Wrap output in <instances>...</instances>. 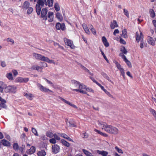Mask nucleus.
I'll list each match as a JSON object with an SVG mask.
<instances>
[{"label":"nucleus","instance_id":"obj_42","mask_svg":"<svg viewBox=\"0 0 156 156\" xmlns=\"http://www.w3.org/2000/svg\"><path fill=\"white\" fill-rule=\"evenodd\" d=\"M13 147L15 151L18 150L19 149V146L18 144L16 143L14 144L13 145Z\"/></svg>","mask_w":156,"mask_h":156},{"label":"nucleus","instance_id":"obj_39","mask_svg":"<svg viewBox=\"0 0 156 156\" xmlns=\"http://www.w3.org/2000/svg\"><path fill=\"white\" fill-rule=\"evenodd\" d=\"M6 85L3 82L0 81V88H8Z\"/></svg>","mask_w":156,"mask_h":156},{"label":"nucleus","instance_id":"obj_15","mask_svg":"<svg viewBox=\"0 0 156 156\" xmlns=\"http://www.w3.org/2000/svg\"><path fill=\"white\" fill-rule=\"evenodd\" d=\"M118 26L116 21L114 20L112 22L110 27L112 29H113L115 27H117Z\"/></svg>","mask_w":156,"mask_h":156},{"label":"nucleus","instance_id":"obj_35","mask_svg":"<svg viewBox=\"0 0 156 156\" xmlns=\"http://www.w3.org/2000/svg\"><path fill=\"white\" fill-rule=\"evenodd\" d=\"M58 134L61 137L64 138L68 140V136L65 133H58Z\"/></svg>","mask_w":156,"mask_h":156},{"label":"nucleus","instance_id":"obj_28","mask_svg":"<svg viewBox=\"0 0 156 156\" xmlns=\"http://www.w3.org/2000/svg\"><path fill=\"white\" fill-rule=\"evenodd\" d=\"M101 74L106 79L112 83V81L110 79L109 77L108 76L106 73L104 72H102L101 73Z\"/></svg>","mask_w":156,"mask_h":156},{"label":"nucleus","instance_id":"obj_22","mask_svg":"<svg viewBox=\"0 0 156 156\" xmlns=\"http://www.w3.org/2000/svg\"><path fill=\"white\" fill-rule=\"evenodd\" d=\"M69 47H70L72 49H75L76 47L74 45L73 42L69 39Z\"/></svg>","mask_w":156,"mask_h":156},{"label":"nucleus","instance_id":"obj_3","mask_svg":"<svg viewBox=\"0 0 156 156\" xmlns=\"http://www.w3.org/2000/svg\"><path fill=\"white\" fill-rule=\"evenodd\" d=\"M48 12V9L46 8H44L41 10L40 12L41 17L43 18V20H47V16L46 15Z\"/></svg>","mask_w":156,"mask_h":156},{"label":"nucleus","instance_id":"obj_32","mask_svg":"<svg viewBox=\"0 0 156 156\" xmlns=\"http://www.w3.org/2000/svg\"><path fill=\"white\" fill-rule=\"evenodd\" d=\"M33 55L37 59L40 60L41 55L34 53L33 54Z\"/></svg>","mask_w":156,"mask_h":156},{"label":"nucleus","instance_id":"obj_17","mask_svg":"<svg viewBox=\"0 0 156 156\" xmlns=\"http://www.w3.org/2000/svg\"><path fill=\"white\" fill-rule=\"evenodd\" d=\"M1 143L4 146L6 147H9L10 146V143L4 139L2 140Z\"/></svg>","mask_w":156,"mask_h":156},{"label":"nucleus","instance_id":"obj_50","mask_svg":"<svg viewBox=\"0 0 156 156\" xmlns=\"http://www.w3.org/2000/svg\"><path fill=\"white\" fill-rule=\"evenodd\" d=\"M32 133L36 136H38V134L37 133V130L34 128H32Z\"/></svg>","mask_w":156,"mask_h":156},{"label":"nucleus","instance_id":"obj_18","mask_svg":"<svg viewBox=\"0 0 156 156\" xmlns=\"http://www.w3.org/2000/svg\"><path fill=\"white\" fill-rule=\"evenodd\" d=\"M46 154V152L43 150L38 151L37 154L38 156H45Z\"/></svg>","mask_w":156,"mask_h":156},{"label":"nucleus","instance_id":"obj_63","mask_svg":"<svg viewBox=\"0 0 156 156\" xmlns=\"http://www.w3.org/2000/svg\"><path fill=\"white\" fill-rule=\"evenodd\" d=\"M64 41L66 45L68 46V40L66 38H64Z\"/></svg>","mask_w":156,"mask_h":156},{"label":"nucleus","instance_id":"obj_19","mask_svg":"<svg viewBox=\"0 0 156 156\" xmlns=\"http://www.w3.org/2000/svg\"><path fill=\"white\" fill-rule=\"evenodd\" d=\"M82 26L85 32L88 34H90V32L86 24L85 23H83L82 24Z\"/></svg>","mask_w":156,"mask_h":156},{"label":"nucleus","instance_id":"obj_2","mask_svg":"<svg viewBox=\"0 0 156 156\" xmlns=\"http://www.w3.org/2000/svg\"><path fill=\"white\" fill-rule=\"evenodd\" d=\"M37 4L36 5V11L38 15H39L40 14V12L41 11V7L44 6V4L47 5V3L46 2V0H44V1L42 0H38L37 2Z\"/></svg>","mask_w":156,"mask_h":156},{"label":"nucleus","instance_id":"obj_61","mask_svg":"<svg viewBox=\"0 0 156 156\" xmlns=\"http://www.w3.org/2000/svg\"><path fill=\"white\" fill-rule=\"evenodd\" d=\"M120 42L121 44H126V42L125 41V40H124L122 38H120Z\"/></svg>","mask_w":156,"mask_h":156},{"label":"nucleus","instance_id":"obj_51","mask_svg":"<svg viewBox=\"0 0 156 156\" xmlns=\"http://www.w3.org/2000/svg\"><path fill=\"white\" fill-rule=\"evenodd\" d=\"M125 62L128 66L129 67L131 68L132 67V65L130 62L128 60V59L125 61Z\"/></svg>","mask_w":156,"mask_h":156},{"label":"nucleus","instance_id":"obj_11","mask_svg":"<svg viewBox=\"0 0 156 156\" xmlns=\"http://www.w3.org/2000/svg\"><path fill=\"white\" fill-rule=\"evenodd\" d=\"M36 151L35 147L34 146L31 147L30 149L26 151V153L28 154H31L35 153Z\"/></svg>","mask_w":156,"mask_h":156},{"label":"nucleus","instance_id":"obj_38","mask_svg":"<svg viewBox=\"0 0 156 156\" xmlns=\"http://www.w3.org/2000/svg\"><path fill=\"white\" fill-rule=\"evenodd\" d=\"M6 76L9 80H12L13 79V77L11 73H7L6 74Z\"/></svg>","mask_w":156,"mask_h":156},{"label":"nucleus","instance_id":"obj_29","mask_svg":"<svg viewBox=\"0 0 156 156\" xmlns=\"http://www.w3.org/2000/svg\"><path fill=\"white\" fill-rule=\"evenodd\" d=\"M95 131L98 133V134H100L101 135L105 137H107L108 136V135L105 133H103L101 132L100 131L97 130L96 129H95Z\"/></svg>","mask_w":156,"mask_h":156},{"label":"nucleus","instance_id":"obj_14","mask_svg":"<svg viewBox=\"0 0 156 156\" xmlns=\"http://www.w3.org/2000/svg\"><path fill=\"white\" fill-rule=\"evenodd\" d=\"M81 89H83V91H81L82 92V93L87 94L88 95H89L87 94V92H93V90L92 88H81Z\"/></svg>","mask_w":156,"mask_h":156},{"label":"nucleus","instance_id":"obj_27","mask_svg":"<svg viewBox=\"0 0 156 156\" xmlns=\"http://www.w3.org/2000/svg\"><path fill=\"white\" fill-rule=\"evenodd\" d=\"M149 12L150 14V17L151 18H154L155 16V13L154 10L152 9H149Z\"/></svg>","mask_w":156,"mask_h":156},{"label":"nucleus","instance_id":"obj_62","mask_svg":"<svg viewBox=\"0 0 156 156\" xmlns=\"http://www.w3.org/2000/svg\"><path fill=\"white\" fill-rule=\"evenodd\" d=\"M10 90V93H15L16 91V88H9Z\"/></svg>","mask_w":156,"mask_h":156},{"label":"nucleus","instance_id":"obj_5","mask_svg":"<svg viewBox=\"0 0 156 156\" xmlns=\"http://www.w3.org/2000/svg\"><path fill=\"white\" fill-rule=\"evenodd\" d=\"M0 101L1 102L0 103V108H1L6 109L7 108V106L5 104L6 101L5 99H3L1 96H0Z\"/></svg>","mask_w":156,"mask_h":156},{"label":"nucleus","instance_id":"obj_1","mask_svg":"<svg viewBox=\"0 0 156 156\" xmlns=\"http://www.w3.org/2000/svg\"><path fill=\"white\" fill-rule=\"evenodd\" d=\"M102 126V129H104L106 132L111 134H117L118 133V129L111 125H108L106 123H100Z\"/></svg>","mask_w":156,"mask_h":156},{"label":"nucleus","instance_id":"obj_56","mask_svg":"<svg viewBox=\"0 0 156 156\" xmlns=\"http://www.w3.org/2000/svg\"><path fill=\"white\" fill-rule=\"evenodd\" d=\"M16 81L18 82H23V78L21 77H18L16 79Z\"/></svg>","mask_w":156,"mask_h":156},{"label":"nucleus","instance_id":"obj_7","mask_svg":"<svg viewBox=\"0 0 156 156\" xmlns=\"http://www.w3.org/2000/svg\"><path fill=\"white\" fill-rule=\"evenodd\" d=\"M55 27L58 30L61 29L62 30H64L65 29V26L64 23L61 24L60 23H57L56 24Z\"/></svg>","mask_w":156,"mask_h":156},{"label":"nucleus","instance_id":"obj_34","mask_svg":"<svg viewBox=\"0 0 156 156\" xmlns=\"http://www.w3.org/2000/svg\"><path fill=\"white\" fill-rule=\"evenodd\" d=\"M57 99L58 101L62 100L63 102H64L67 104H68V101L65 100V99L59 96L58 97Z\"/></svg>","mask_w":156,"mask_h":156},{"label":"nucleus","instance_id":"obj_30","mask_svg":"<svg viewBox=\"0 0 156 156\" xmlns=\"http://www.w3.org/2000/svg\"><path fill=\"white\" fill-rule=\"evenodd\" d=\"M90 78L94 82L96 83L101 88H104V87L101 85L97 81H96L94 78L90 76Z\"/></svg>","mask_w":156,"mask_h":156},{"label":"nucleus","instance_id":"obj_37","mask_svg":"<svg viewBox=\"0 0 156 156\" xmlns=\"http://www.w3.org/2000/svg\"><path fill=\"white\" fill-rule=\"evenodd\" d=\"M46 135L47 137L49 138H52L53 136V134L52 132L50 131H48L46 133Z\"/></svg>","mask_w":156,"mask_h":156},{"label":"nucleus","instance_id":"obj_49","mask_svg":"<svg viewBox=\"0 0 156 156\" xmlns=\"http://www.w3.org/2000/svg\"><path fill=\"white\" fill-rule=\"evenodd\" d=\"M79 65L81 66L82 69L85 70L87 72H89V70L87 69L86 67L83 66L80 63Z\"/></svg>","mask_w":156,"mask_h":156},{"label":"nucleus","instance_id":"obj_54","mask_svg":"<svg viewBox=\"0 0 156 156\" xmlns=\"http://www.w3.org/2000/svg\"><path fill=\"white\" fill-rule=\"evenodd\" d=\"M81 88H78V89H73V91H76L77 92H80L82 93L81 91H83V89H81Z\"/></svg>","mask_w":156,"mask_h":156},{"label":"nucleus","instance_id":"obj_53","mask_svg":"<svg viewBox=\"0 0 156 156\" xmlns=\"http://www.w3.org/2000/svg\"><path fill=\"white\" fill-rule=\"evenodd\" d=\"M41 65V67H45L47 66V64L45 62H41L40 63Z\"/></svg>","mask_w":156,"mask_h":156},{"label":"nucleus","instance_id":"obj_26","mask_svg":"<svg viewBox=\"0 0 156 156\" xmlns=\"http://www.w3.org/2000/svg\"><path fill=\"white\" fill-rule=\"evenodd\" d=\"M69 126L71 127H76L77 126L75 122L73 120L69 121Z\"/></svg>","mask_w":156,"mask_h":156},{"label":"nucleus","instance_id":"obj_9","mask_svg":"<svg viewBox=\"0 0 156 156\" xmlns=\"http://www.w3.org/2000/svg\"><path fill=\"white\" fill-rule=\"evenodd\" d=\"M23 95L28 100H32L34 97L33 94L30 93H24Z\"/></svg>","mask_w":156,"mask_h":156},{"label":"nucleus","instance_id":"obj_16","mask_svg":"<svg viewBox=\"0 0 156 156\" xmlns=\"http://www.w3.org/2000/svg\"><path fill=\"white\" fill-rule=\"evenodd\" d=\"M97 152L99 154L103 156H107L108 152L104 151L97 150Z\"/></svg>","mask_w":156,"mask_h":156},{"label":"nucleus","instance_id":"obj_52","mask_svg":"<svg viewBox=\"0 0 156 156\" xmlns=\"http://www.w3.org/2000/svg\"><path fill=\"white\" fill-rule=\"evenodd\" d=\"M7 42H10L12 43V44H14V40L10 38H8L7 39Z\"/></svg>","mask_w":156,"mask_h":156},{"label":"nucleus","instance_id":"obj_12","mask_svg":"<svg viewBox=\"0 0 156 156\" xmlns=\"http://www.w3.org/2000/svg\"><path fill=\"white\" fill-rule=\"evenodd\" d=\"M147 41L148 44H151L153 46L155 45V42L153 38L152 37L150 36L148 37Z\"/></svg>","mask_w":156,"mask_h":156},{"label":"nucleus","instance_id":"obj_45","mask_svg":"<svg viewBox=\"0 0 156 156\" xmlns=\"http://www.w3.org/2000/svg\"><path fill=\"white\" fill-rule=\"evenodd\" d=\"M115 150L119 153L122 154L123 152L122 150L119 148L117 146H115Z\"/></svg>","mask_w":156,"mask_h":156},{"label":"nucleus","instance_id":"obj_4","mask_svg":"<svg viewBox=\"0 0 156 156\" xmlns=\"http://www.w3.org/2000/svg\"><path fill=\"white\" fill-rule=\"evenodd\" d=\"M72 84H74L76 87H79V88H86V86L83 83H80L75 80H72L71 81Z\"/></svg>","mask_w":156,"mask_h":156},{"label":"nucleus","instance_id":"obj_25","mask_svg":"<svg viewBox=\"0 0 156 156\" xmlns=\"http://www.w3.org/2000/svg\"><path fill=\"white\" fill-rule=\"evenodd\" d=\"M121 36L124 38L127 37V31L126 29H124L122 30Z\"/></svg>","mask_w":156,"mask_h":156},{"label":"nucleus","instance_id":"obj_10","mask_svg":"<svg viewBox=\"0 0 156 156\" xmlns=\"http://www.w3.org/2000/svg\"><path fill=\"white\" fill-rule=\"evenodd\" d=\"M53 12H49L48 13L47 17L49 18L48 21L49 22H52L53 21Z\"/></svg>","mask_w":156,"mask_h":156},{"label":"nucleus","instance_id":"obj_20","mask_svg":"<svg viewBox=\"0 0 156 156\" xmlns=\"http://www.w3.org/2000/svg\"><path fill=\"white\" fill-rule=\"evenodd\" d=\"M30 6V3L28 1H25L23 4V5L22 6V8L23 9H27Z\"/></svg>","mask_w":156,"mask_h":156},{"label":"nucleus","instance_id":"obj_36","mask_svg":"<svg viewBox=\"0 0 156 156\" xmlns=\"http://www.w3.org/2000/svg\"><path fill=\"white\" fill-rule=\"evenodd\" d=\"M61 142L62 144L66 147H68V142H67L65 140L63 139H62L61 140Z\"/></svg>","mask_w":156,"mask_h":156},{"label":"nucleus","instance_id":"obj_8","mask_svg":"<svg viewBox=\"0 0 156 156\" xmlns=\"http://www.w3.org/2000/svg\"><path fill=\"white\" fill-rule=\"evenodd\" d=\"M60 150V147L57 144H54L52 146V152L53 153L57 154Z\"/></svg>","mask_w":156,"mask_h":156},{"label":"nucleus","instance_id":"obj_44","mask_svg":"<svg viewBox=\"0 0 156 156\" xmlns=\"http://www.w3.org/2000/svg\"><path fill=\"white\" fill-rule=\"evenodd\" d=\"M25 148V145L22 144V146L20 147L19 148V150L22 153H23V151L24 150Z\"/></svg>","mask_w":156,"mask_h":156},{"label":"nucleus","instance_id":"obj_33","mask_svg":"<svg viewBox=\"0 0 156 156\" xmlns=\"http://www.w3.org/2000/svg\"><path fill=\"white\" fill-rule=\"evenodd\" d=\"M57 99L58 101L62 100L63 102H64L67 104H68V101L65 100V99L59 96L58 97Z\"/></svg>","mask_w":156,"mask_h":156},{"label":"nucleus","instance_id":"obj_58","mask_svg":"<svg viewBox=\"0 0 156 156\" xmlns=\"http://www.w3.org/2000/svg\"><path fill=\"white\" fill-rule=\"evenodd\" d=\"M53 136L55 139H56L57 140H59L60 139V138L56 134H53Z\"/></svg>","mask_w":156,"mask_h":156},{"label":"nucleus","instance_id":"obj_40","mask_svg":"<svg viewBox=\"0 0 156 156\" xmlns=\"http://www.w3.org/2000/svg\"><path fill=\"white\" fill-rule=\"evenodd\" d=\"M150 111L153 115L156 118V111L152 108H150Z\"/></svg>","mask_w":156,"mask_h":156},{"label":"nucleus","instance_id":"obj_64","mask_svg":"<svg viewBox=\"0 0 156 156\" xmlns=\"http://www.w3.org/2000/svg\"><path fill=\"white\" fill-rule=\"evenodd\" d=\"M104 45L106 47H108L109 45V44L108 42L107 41H106L104 42L103 43Z\"/></svg>","mask_w":156,"mask_h":156},{"label":"nucleus","instance_id":"obj_21","mask_svg":"<svg viewBox=\"0 0 156 156\" xmlns=\"http://www.w3.org/2000/svg\"><path fill=\"white\" fill-rule=\"evenodd\" d=\"M56 17L60 21H61L63 19V17L62 14L59 12H57L56 14Z\"/></svg>","mask_w":156,"mask_h":156},{"label":"nucleus","instance_id":"obj_57","mask_svg":"<svg viewBox=\"0 0 156 156\" xmlns=\"http://www.w3.org/2000/svg\"><path fill=\"white\" fill-rule=\"evenodd\" d=\"M120 73L121 74V75H122L123 77V78L125 79V73L124 71V69H123L122 70H120Z\"/></svg>","mask_w":156,"mask_h":156},{"label":"nucleus","instance_id":"obj_48","mask_svg":"<svg viewBox=\"0 0 156 156\" xmlns=\"http://www.w3.org/2000/svg\"><path fill=\"white\" fill-rule=\"evenodd\" d=\"M33 11V9L32 7H29L28 8V10L27 11V14H30Z\"/></svg>","mask_w":156,"mask_h":156},{"label":"nucleus","instance_id":"obj_55","mask_svg":"<svg viewBox=\"0 0 156 156\" xmlns=\"http://www.w3.org/2000/svg\"><path fill=\"white\" fill-rule=\"evenodd\" d=\"M49 142L51 143L55 144L56 142V141L55 138H52L49 140Z\"/></svg>","mask_w":156,"mask_h":156},{"label":"nucleus","instance_id":"obj_6","mask_svg":"<svg viewBox=\"0 0 156 156\" xmlns=\"http://www.w3.org/2000/svg\"><path fill=\"white\" fill-rule=\"evenodd\" d=\"M143 36L141 32L140 33V35L137 32L136 33V38L137 42H139L140 41H143Z\"/></svg>","mask_w":156,"mask_h":156},{"label":"nucleus","instance_id":"obj_23","mask_svg":"<svg viewBox=\"0 0 156 156\" xmlns=\"http://www.w3.org/2000/svg\"><path fill=\"white\" fill-rule=\"evenodd\" d=\"M40 90L44 92H48V94H51V93H52V91L49 90L48 88H40Z\"/></svg>","mask_w":156,"mask_h":156},{"label":"nucleus","instance_id":"obj_13","mask_svg":"<svg viewBox=\"0 0 156 156\" xmlns=\"http://www.w3.org/2000/svg\"><path fill=\"white\" fill-rule=\"evenodd\" d=\"M40 60L48 63H51L53 61L52 60H50L48 57H45L44 56L42 55Z\"/></svg>","mask_w":156,"mask_h":156},{"label":"nucleus","instance_id":"obj_24","mask_svg":"<svg viewBox=\"0 0 156 156\" xmlns=\"http://www.w3.org/2000/svg\"><path fill=\"white\" fill-rule=\"evenodd\" d=\"M82 151L87 156H93L91 153L85 149H83Z\"/></svg>","mask_w":156,"mask_h":156},{"label":"nucleus","instance_id":"obj_43","mask_svg":"<svg viewBox=\"0 0 156 156\" xmlns=\"http://www.w3.org/2000/svg\"><path fill=\"white\" fill-rule=\"evenodd\" d=\"M53 0H48V5L49 7L52 6L53 5Z\"/></svg>","mask_w":156,"mask_h":156},{"label":"nucleus","instance_id":"obj_41","mask_svg":"<svg viewBox=\"0 0 156 156\" xmlns=\"http://www.w3.org/2000/svg\"><path fill=\"white\" fill-rule=\"evenodd\" d=\"M54 8L57 12H58L60 10V7L58 4L57 3H56L55 4Z\"/></svg>","mask_w":156,"mask_h":156},{"label":"nucleus","instance_id":"obj_31","mask_svg":"<svg viewBox=\"0 0 156 156\" xmlns=\"http://www.w3.org/2000/svg\"><path fill=\"white\" fill-rule=\"evenodd\" d=\"M120 51L122 52V53H123L125 54H126L127 53V50L126 49L125 47L124 46H122L120 48Z\"/></svg>","mask_w":156,"mask_h":156},{"label":"nucleus","instance_id":"obj_59","mask_svg":"<svg viewBox=\"0 0 156 156\" xmlns=\"http://www.w3.org/2000/svg\"><path fill=\"white\" fill-rule=\"evenodd\" d=\"M12 72L14 76H16L18 74V73L16 70H12Z\"/></svg>","mask_w":156,"mask_h":156},{"label":"nucleus","instance_id":"obj_60","mask_svg":"<svg viewBox=\"0 0 156 156\" xmlns=\"http://www.w3.org/2000/svg\"><path fill=\"white\" fill-rule=\"evenodd\" d=\"M116 66L117 68L120 71V70H122L124 69L123 68L121 67V66L120 64H118Z\"/></svg>","mask_w":156,"mask_h":156},{"label":"nucleus","instance_id":"obj_47","mask_svg":"<svg viewBox=\"0 0 156 156\" xmlns=\"http://www.w3.org/2000/svg\"><path fill=\"white\" fill-rule=\"evenodd\" d=\"M123 12L124 14L128 17L129 18V15L128 11L125 9H123Z\"/></svg>","mask_w":156,"mask_h":156},{"label":"nucleus","instance_id":"obj_46","mask_svg":"<svg viewBox=\"0 0 156 156\" xmlns=\"http://www.w3.org/2000/svg\"><path fill=\"white\" fill-rule=\"evenodd\" d=\"M119 56L122 57V58L124 60L125 62L127 60V59L126 57V56L125 55H124L122 53H120L119 54Z\"/></svg>","mask_w":156,"mask_h":156}]
</instances>
